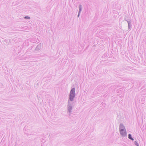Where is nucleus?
<instances>
[{"label": "nucleus", "mask_w": 146, "mask_h": 146, "mask_svg": "<svg viewBox=\"0 0 146 146\" xmlns=\"http://www.w3.org/2000/svg\"><path fill=\"white\" fill-rule=\"evenodd\" d=\"M124 127L122 125L120 126V132L121 135L123 136H125L126 135V132L124 129Z\"/></svg>", "instance_id": "f257e3e1"}, {"label": "nucleus", "mask_w": 146, "mask_h": 146, "mask_svg": "<svg viewBox=\"0 0 146 146\" xmlns=\"http://www.w3.org/2000/svg\"><path fill=\"white\" fill-rule=\"evenodd\" d=\"M75 89L73 88L71 90L70 95V100L72 101L73 98L75 96Z\"/></svg>", "instance_id": "f03ea898"}, {"label": "nucleus", "mask_w": 146, "mask_h": 146, "mask_svg": "<svg viewBox=\"0 0 146 146\" xmlns=\"http://www.w3.org/2000/svg\"><path fill=\"white\" fill-rule=\"evenodd\" d=\"M25 19H29L30 17H25Z\"/></svg>", "instance_id": "20e7f679"}, {"label": "nucleus", "mask_w": 146, "mask_h": 146, "mask_svg": "<svg viewBox=\"0 0 146 146\" xmlns=\"http://www.w3.org/2000/svg\"><path fill=\"white\" fill-rule=\"evenodd\" d=\"M129 137V139H130L132 140H133V138H132L131 137V135L129 134V137Z\"/></svg>", "instance_id": "7ed1b4c3"}]
</instances>
